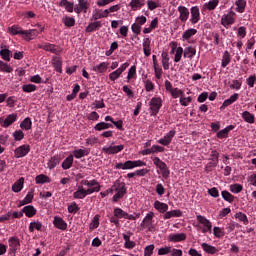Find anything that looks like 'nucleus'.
I'll list each match as a JSON object with an SVG mask.
<instances>
[{"instance_id":"39","label":"nucleus","mask_w":256,"mask_h":256,"mask_svg":"<svg viewBox=\"0 0 256 256\" xmlns=\"http://www.w3.org/2000/svg\"><path fill=\"white\" fill-rule=\"evenodd\" d=\"M23 31V28L19 25H13L8 28V33H10V35H23Z\"/></svg>"},{"instance_id":"44","label":"nucleus","mask_w":256,"mask_h":256,"mask_svg":"<svg viewBox=\"0 0 256 256\" xmlns=\"http://www.w3.org/2000/svg\"><path fill=\"white\" fill-rule=\"evenodd\" d=\"M33 126V122L31 121V119L29 117L25 118L21 124L20 127L21 129H24V131H29L31 130V127Z\"/></svg>"},{"instance_id":"2","label":"nucleus","mask_w":256,"mask_h":256,"mask_svg":"<svg viewBox=\"0 0 256 256\" xmlns=\"http://www.w3.org/2000/svg\"><path fill=\"white\" fill-rule=\"evenodd\" d=\"M145 165H147V163H145L142 160H135V161L128 160L125 163H117L115 167L116 169L127 170V169H135V167H145Z\"/></svg>"},{"instance_id":"56","label":"nucleus","mask_w":256,"mask_h":256,"mask_svg":"<svg viewBox=\"0 0 256 256\" xmlns=\"http://www.w3.org/2000/svg\"><path fill=\"white\" fill-rule=\"evenodd\" d=\"M183 55H184L183 47L176 48L174 62L179 63V61H181V57H183Z\"/></svg>"},{"instance_id":"32","label":"nucleus","mask_w":256,"mask_h":256,"mask_svg":"<svg viewBox=\"0 0 256 256\" xmlns=\"http://www.w3.org/2000/svg\"><path fill=\"white\" fill-rule=\"evenodd\" d=\"M25 183V178L21 177L18 181H16L12 186V191L14 193H19L23 189V185Z\"/></svg>"},{"instance_id":"17","label":"nucleus","mask_w":256,"mask_h":256,"mask_svg":"<svg viewBox=\"0 0 256 256\" xmlns=\"http://www.w3.org/2000/svg\"><path fill=\"white\" fill-rule=\"evenodd\" d=\"M53 225L56 227V229H60L61 231H65L67 229V222H65V220L59 216L54 217Z\"/></svg>"},{"instance_id":"1","label":"nucleus","mask_w":256,"mask_h":256,"mask_svg":"<svg viewBox=\"0 0 256 256\" xmlns=\"http://www.w3.org/2000/svg\"><path fill=\"white\" fill-rule=\"evenodd\" d=\"M153 217H155V213L153 212L147 213L140 224L141 229H146L148 232L153 233V231H155V224H153Z\"/></svg>"},{"instance_id":"4","label":"nucleus","mask_w":256,"mask_h":256,"mask_svg":"<svg viewBox=\"0 0 256 256\" xmlns=\"http://www.w3.org/2000/svg\"><path fill=\"white\" fill-rule=\"evenodd\" d=\"M114 189L116 191V194L113 196V201L114 203H117L119 199H123L125 193H127V189L125 188V183L120 181L115 182Z\"/></svg>"},{"instance_id":"37","label":"nucleus","mask_w":256,"mask_h":256,"mask_svg":"<svg viewBox=\"0 0 256 256\" xmlns=\"http://www.w3.org/2000/svg\"><path fill=\"white\" fill-rule=\"evenodd\" d=\"M196 219L198 221V223H200L201 225H203V227H208V229L210 227H213V224L211 223V221H209V219H206L205 216L202 215H197Z\"/></svg>"},{"instance_id":"53","label":"nucleus","mask_w":256,"mask_h":256,"mask_svg":"<svg viewBox=\"0 0 256 256\" xmlns=\"http://www.w3.org/2000/svg\"><path fill=\"white\" fill-rule=\"evenodd\" d=\"M82 185H85L86 187H101L99 182L96 179L93 180H82L81 181Z\"/></svg>"},{"instance_id":"9","label":"nucleus","mask_w":256,"mask_h":256,"mask_svg":"<svg viewBox=\"0 0 256 256\" xmlns=\"http://www.w3.org/2000/svg\"><path fill=\"white\" fill-rule=\"evenodd\" d=\"M30 151H31V146L24 144L15 149L14 157H16V159H21V157H27Z\"/></svg>"},{"instance_id":"55","label":"nucleus","mask_w":256,"mask_h":256,"mask_svg":"<svg viewBox=\"0 0 256 256\" xmlns=\"http://www.w3.org/2000/svg\"><path fill=\"white\" fill-rule=\"evenodd\" d=\"M114 216L118 219H125V217H127V212L121 208H116L114 209Z\"/></svg>"},{"instance_id":"11","label":"nucleus","mask_w":256,"mask_h":256,"mask_svg":"<svg viewBox=\"0 0 256 256\" xmlns=\"http://www.w3.org/2000/svg\"><path fill=\"white\" fill-rule=\"evenodd\" d=\"M17 121V113L9 114L6 119L3 117H0V125L1 127H4V129H7V127H10V125H13Z\"/></svg>"},{"instance_id":"16","label":"nucleus","mask_w":256,"mask_h":256,"mask_svg":"<svg viewBox=\"0 0 256 256\" xmlns=\"http://www.w3.org/2000/svg\"><path fill=\"white\" fill-rule=\"evenodd\" d=\"M38 35L39 31H37V29L24 30L22 32V37L25 41H32V39H35Z\"/></svg>"},{"instance_id":"33","label":"nucleus","mask_w":256,"mask_h":256,"mask_svg":"<svg viewBox=\"0 0 256 256\" xmlns=\"http://www.w3.org/2000/svg\"><path fill=\"white\" fill-rule=\"evenodd\" d=\"M95 131H105V129H113L112 123L99 122L94 126Z\"/></svg>"},{"instance_id":"21","label":"nucleus","mask_w":256,"mask_h":256,"mask_svg":"<svg viewBox=\"0 0 256 256\" xmlns=\"http://www.w3.org/2000/svg\"><path fill=\"white\" fill-rule=\"evenodd\" d=\"M195 55H197V48L193 47V46H188L184 49V54L183 57L185 59H193V57H195Z\"/></svg>"},{"instance_id":"8","label":"nucleus","mask_w":256,"mask_h":256,"mask_svg":"<svg viewBox=\"0 0 256 256\" xmlns=\"http://www.w3.org/2000/svg\"><path fill=\"white\" fill-rule=\"evenodd\" d=\"M123 149H125V146L123 144L117 146L110 145L102 147V151L106 155H117V153H121Z\"/></svg>"},{"instance_id":"48","label":"nucleus","mask_w":256,"mask_h":256,"mask_svg":"<svg viewBox=\"0 0 256 256\" xmlns=\"http://www.w3.org/2000/svg\"><path fill=\"white\" fill-rule=\"evenodd\" d=\"M109 64H107V62H102L99 65H96L93 67V71H95V73H105V71H107V67Z\"/></svg>"},{"instance_id":"23","label":"nucleus","mask_w":256,"mask_h":256,"mask_svg":"<svg viewBox=\"0 0 256 256\" xmlns=\"http://www.w3.org/2000/svg\"><path fill=\"white\" fill-rule=\"evenodd\" d=\"M154 208L159 211V213H167V211L169 210V205H167V203L156 200L154 202Z\"/></svg>"},{"instance_id":"49","label":"nucleus","mask_w":256,"mask_h":256,"mask_svg":"<svg viewBox=\"0 0 256 256\" xmlns=\"http://www.w3.org/2000/svg\"><path fill=\"white\" fill-rule=\"evenodd\" d=\"M74 199H85V188L83 186H79L77 191L73 193Z\"/></svg>"},{"instance_id":"31","label":"nucleus","mask_w":256,"mask_h":256,"mask_svg":"<svg viewBox=\"0 0 256 256\" xmlns=\"http://www.w3.org/2000/svg\"><path fill=\"white\" fill-rule=\"evenodd\" d=\"M0 57L3 61H11V57H13V52L7 48L0 50Z\"/></svg>"},{"instance_id":"45","label":"nucleus","mask_w":256,"mask_h":256,"mask_svg":"<svg viewBox=\"0 0 256 256\" xmlns=\"http://www.w3.org/2000/svg\"><path fill=\"white\" fill-rule=\"evenodd\" d=\"M0 72L1 73H13V67H11V65L5 63L4 61L0 60Z\"/></svg>"},{"instance_id":"40","label":"nucleus","mask_w":256,"mask_h":256,"mask_svg":"<svg viewBox=\"0 0 256 256\" xmlns=\"http://www.w3.org/2000/svg\"><path fill=\"white\" fill-rule=\"evenodd\" d=\"M129 5L131 9L135 11L136 9H141V7L145 6V0H131Z\"/></svg>"},{"instance_id":"43","label":"nucleus","mask_w":256,"mask_h":256,"mask_svg":"<svg viewBox=\"0 0 256 256\" xmlns=\"http://www.w3.org/2000/svg\"><path fill=\"white\" fill-rule=\"evenodd\" d=\"M59 7H65L68 13H73V2H69L68 0H61L59 2Z\"/></svg>"},{"instance_id":"25","label":"nucleus","mask_w":256,"mask_h":256,"mask_svg":"<svg viewBox=\"0 0 256 256\" xmlns=\"http://www.w3.org/2000/svg\"><path fill=\"white\" fill-rule=\"evenodd\" d=\"M241 117L245 121V123H249L250 125H253V123H255V115H253L249 111L242 112Z\"/></svg>"},{"instance_id":"38","label":"nucleus","mask_w":256,"mask_h":256,"mask_svg":"<svg viewBox=\"0 0 256 256\" xmlns=\"http://www.w3.org/2000/svg\"><path fill=\"white\" fill-rule=\"evenodd\" d=\"M172 217H183V212L181 210H172L164 214V219H171Z\"/></svg>"},{"instance_id":"51","label":"nucleus","mask_w":256,"mask_h":256,"mask_svg":"<svg viewBox=\"0 0 256 256\" xmlns=\"http://www.w3.org/2000/svg\"><path fill=\"white\" fill-rule=\"evenodd\" d=\"M162 57V66L164 71H168L169 69V54H167V52H163L161 54Z\"/></svg>"},{"instance_id":"19","label":"nucleus","mask_w":256,"mask_h":256,"mask_svg":"<svg viewBox=\"0 0 256 256\" xmlns=\"http://www.w3.org/2000/svg\"><path fill=\"white\" fill-rule=\"evenodd\" d=\"M233 129H235V125H228L226 128L220 130L217 133L218 139H227V137H229V132L233 131Z\"/></svg>"},{"instance_id":"13","label":"nucleus","mask_w":256,"mask_h":256,"mask_svg":"<svg viewBox=\"0 0 256 256\" xmlns=\"http://www.w3.org/2000/svg\"><path fill=\"white\" fill-rule=\"evenodd\" d=\"M89 7H91V3H89V1L87 0H78V5H76L74 7V11L75 13H77L79 15V13H87V9H89Z\"/></svg>"},{"instance_id":"58","label":"nucleus","mask_w":256,"mask_h":256,"mask_svg":"<svg viewBox=\"0 0 256 256\" xmlns=\"http://www.w3.org/2000/svg\"><path fill=\"white\" fill-rule=\"evenodd\" d=\"M219 5V0H210L207 5H206V9H208V11H213L216 9V7Z\"/></svg>"},{"instance_id":"5","label":"nucleus","mask_w":256,"mask_h":256,"mask_svg":"<svg viewBox=\"0 0 256 256\" xmlns=\"http://www.w3.org/2000/svg\"><path fill=\"white\" fill-rule=\"evenodd\" d=\"M152 161L154 165L160 169L162 177H164V179H168L171 172L169 171L167 164L163 162L159 157H154Z\"/></svg>"},{"instance_id":"30","label":"nucleus","mask_w":256,"mask_h":256,"mask_svg":"<svg viewBox=\"0 0 256 256\" xmlns=\"http://www.w3.org/2000/svg\"><path fill=\"white\" fill-rule=\"evenodd\" d=\"M8 243L12 253H15V251H17L21 245L16 237L9 238Z\"/></svg>"},{"instance_id":"46","label":"nucleus","mask_w":256,"mask_h":256,"mask_svg":"<svg viewBox=\"0 0 256 256\" xmlns=\"http://www.w3.org/2000/svg\"><path fill=\"white\" fill-rule=\"evenodd\" d=\"M41 231V229H43V224L40 221H34L31 222L29 225V231L30 233H33V231Z\"/></svg>"},{"instance_id":"62","label":"nucleus","mask_w":256,"mask_h":256,"mask_svg":"<svg viewBox=\"0 0 256 256\" xmlns=\"http://www.w3.org/2000/svg\"><path fill=\"white\" fill-rule=\"evenodd\" d=\"M171 246H165L158 249V255H169L171 253Z\"/></svg>"},{"instance_id":"27","label":"nucleus","mask_w":256,"mask_h":256,"mask_svg":"<svg viewBox=\"0 0 256 256\" xmlns=\"http://www.w3.org/2000/svg\"><path fill=\"white\" fill-rule=\"evenodd\" d=\"M201 247L205 253H209V255H215V253H219V250L215 246H211L208 243H202Z\"/></svg>"},{"instance_id":"64","label":"nucleus","mask_w":256,"mask_h":256,"mask_svg":"<svg viewBox=\"0 0 256 256\" xmlns=\"http://www.w3.org/2000/svg\"><path fill=\"white\" fill-rule=\"evenodd\" d=\"M77 211H79V206L77 203L72 202L70 205H68V212L75 214Z\"/></svg>"},{"instance_id":"10","label":"nucleus","mask_w":256,"mask_h":256,"mask_svg":"<svg viewBox=\"0 0 256 256\" xmlns=\"http://www.w3.org/2000/svg\"><path fill=\"white\" fill-rule=\"evenodd\" d=\"M177 135V132L175 130H170L163 138H160L157 143L160 145H163L164 147H167L171 145V142L173 141V137Z\"/></svg>"},{"instance_id":"6","label":"nucleus","mask_w":256,"mask_h":256,"mask_svg":"<svg viewBox=\"0 0 256 256\" xmlns=\"http://www.w3.org/2000/svg\"><path fill=\"white\" fill-rule=\"evenodd\" d=\"M220 23L225 29H229L231 25L235 24V12L230 11L227 14H224Z\"/></svg>"},{"instance_id":"3","label":"nucleus","mask_w":256,"mask_h":256,"mask_svg":"<svg viewBox=\"0 0 256 256\" xmlns=\"http://www.w3.org/2000/svg\"><path fill=\"white\" fill-rule=\"evenodd\" d=\"M150 115L152 117H157V114L159 113L161 107L163 106V101L159 97H153L150 102Z\"/></svg>"},{"instance_id":"36","label":"nucleus","mask_w":256,"mask_h":256,"mask_svg":"<svg viewBox=\"0 0 256 256\" xmlns=\"http://www.w3.org/2000/svg\"><path fill=\"white\" fill-rule=\"evenodd\" d=\"M194 35H197V29L190 28L183 32L182 39L184 41H187V40L191 39V37H193Z\"/></svg>"},{"instance_id":"60","label":"nucleus","mask_w":256,"mask_h":256,"mask_svg":"<svg viewBox=\"0 0 256 256\" xmlns=\"http://www.w3.org/2000/svg\"><path fill=\"white\" fill-rule=\"evenodd\" d=\"M213 231H214V236L217 238V239H221V237H223L225 235V232H223V229L220 228V227H217L215 226L213 228Z\"/></svg>"},{"instance_id":"22","label":"nucleus","mask_w":256,"mask_h":256,"mask_svg":"<svg viewBox=\"0 0 256 256\" xmlns=\"http://www.w3.org/2000/svg\"><path fill=\"white\" fill-rule=\"evenodd\" d=\"M59 163H61V156L55 155L49 159L47 167L50 170L55 169L59 165Z\"/></svg>"},{"instance_id":"15","label":"nucleus","mask_w":256,"mask_h":256,"mask_svg":"<svg viewBox=\"0 0 256 256\" xmlns=\"http://www.w3.org/2000/svg\"><path fill=\"white\" fill-rule=\"evenodd\" d=\"M39 49H43L44 51H50V53H54L55 55H59L61 53V50H59V46H56L55 44H42L38 46Z\"/></svg>"},{"instance_id":"24","label":"nucleus","mask_w":256,"mask_h":256,"mask_svg":"<svg viewBox=\"0 0 256 256\" xmlns=\"http://www.w3.org/2000/svg\"><path fill=\"white\" fill-rule=\"evenodd\" d=\"M89 153H90L89 148L76 149L73 151L72 157H75V159H81L83 157H86V155H89Z\"/></svg>"},{"instance_id":"50","label":"nucleus","mask_w":256,"mask_h":256,"mask_svg":"<svg viewBox=\"0 0 256 256\" xmlns=\"http://www.w3.org/2000/svg\"><path fill=\"white\" fill-rule=\"evenodd\" d=\"M222 198L224 201H227L228 203H233L235 201V196H233L229 191L224 190L221 192Z\"/></svg>"},{"instance_id":"47","label":"nucleus","mask_w":256,"mask_h":256,"mask_svg":"<svg viewBox=\"0 0 256 256\" xmlns=\"http://www.w3.org/2000/svg\"><path fill=\"white\" fill-rule=\"evenodd\" d=\"M236 11L238 13H244L245 12V7H247V1L245 0H237L236 3Z\"/></svg>"},{"instance_id":"63","label":"nucleus","mask_w":256,"mask_h":256,"mask_svg":"<svg viewBox=\"0 0 256 256\" xmlns=\"http://www.w3.org/2000/svg\"><path fill=\"white\" fill-rule=\"evenodd\" d=\"M99 214H96L94 217H93V220L90 224V229H97V227H99Z\"/></svg>"},{"instance_id":"29","label":"nucleus","mask_w":256,"mask_h":256,"mask_svg":"<svg viewBox=\"0 0 256 256\" xmlns=\"http://www.w3.org/2000/svg\"><path fill=\"white\" fill-rule=\"evenodd\" d=\"M237 99H239V94L238 93H234L233 95H231L229 97V99H226L222 106L220 107V109H225V107H229V105H233V103H235V101H237Z\"/></svg>"},{"instance_id":"7","label":"nucleus","mask_w":256,"mask_h":256,"mask_svg":"<svg viewBox=\"0 0 256 256\" xmlns=\"http://www.w3.org/2000/svg\"><path fill=\"white\" fill-rule=\"evenodd\" d=\"M209 161L205 167L206 171H211V168L217 167L219 165V152L213 150L210 154Z\"/></svg>"},{"instance_id":"41","label":"nucleus","mask_w":256,"mask_h":256,"mask_svg":"<svg viewBox=\"0 0 256 256\" xmlns=\"http://www.w3.org/2000/svg\"><path fill=\"white\" fill-rule=\"evenodd\" d=\"M73 167V155H69L63 162H62V169L67 171V169H71Z\"/></svg>"},{"instance_id":"59","label":"nucleus","mask_w":256,"mask_h":256,"mask_svg":"<svg viewBox=\"0 0 256 256\" xmlns=\"http://www.w3.org/2000/svg\"><path fill=\"white\" fill-rule=\"evenodd\" d=\"M63 23L66 27H74L75 26V18L73 17H65L63 19Z\"/></svg>"},{"instance_id":"18","label":"nucleus","mask_w":256,"mask_h":256,"mask_svg":"<svg viewBox=\"0 0 256 256\" xmlns=\"http://www.w3.org/2000/svg\"><path fill=\"white\" fill-rule=\"evenodd\" d=\"M185 239H187V234L185 233L170 234L168 236V241L172 243H180V241H185Z\"/></svg>"},{"instance_id":"61","label":"nucleus","mask_w":256,"mask_h":256,"mask_svg":"<svg viewBox=\"0 0 256 256\" xmlns=\"http://www.w3.org/2000/svg\"><path fill=\"white\" fill-rule=\"evenodd\" d=\"M153 251H155V245L150 244L144 248V256L153 255Z\"/></svg>"},{"instance_id":"57","label":"nucleus","mask_w":256,"mask_h":256,"mask_svg":"<svg viewBox=\"0 0 256 256\" xmlns=\"http://www.w3.org/2000/svg\"><path fill=\"white\" fill-rule=\"evenodd\" d=\"M230 191H231V193H235V194L241 193L243 191V185L237 184V183L232 184V185H230Z\"/></svg>"},{"instance_id":"20","label":"nucleus","mask_w":256,"mask_h":256,"mask_svg":"<svg viewBox=\"0 0 256 256\" xmlns=\"http://www.w3.org/2000/svg\"><path fill=\"white\" fill-rule=\"evenodd\" d=\"M22 213H25L26 217H35L37 215V209L33 205H27L22 208Z\"/></svg>"},{"instance_id":"14","label":"nucleus","mask_w":256,"mask_h":256,"mask_svg":"<svg viewBox=\"0 0 256 256\" xmlns=\"http://www.w3.org/2000/svg\"><path fill=\"white\" fill-rule=\"evenodd\" d=\"M177 11L179 13V19L181 23H187L190 15L189 9L185 6H178Z\"/></svg>"},{"instance_id":"54","label":"nucleus","mask_w":256,"mask_h":256,"mask_svg":"<svg viewBox=\"0 0 256 256\" xmlns=\"http://www.w3.org/2000/svg\"><path fill=\"white\" fill-rule=\"evenodd\" d=\"M22 90L24 93H33V91H37V86L35 84H25L22 86Z\"/></svg>"},{"instance_id":"34","label":"nucleus","mask_w":256,"mask_h":256,"mask_svg":"<svg viewBox=\"0 0 256 256\" xmlns=\"http://www.w3.org/2000/svg\"><path fill=\"white\" fill-rule=\"evenodd\" d=\"M35 182L37 185H43L45 183H51V178H49V176H47V175L40 174V175L36 176Z\"/></svg>"},{"instance_id":"42","label":"nucleus","mask_w":256,"mask_h":256,"mask_svg":"<svg viewBox=\"0 0 256 256\" xmlns=\"http://www.w3.org/2000/svg\"><path fill=\"white\" fill-rule=\"evenodd\" d=\"M231 63V54H229V51H224L223 56H222V62H221V67L225 68L227 65Z\"/></svg>"},{"instance_id":"35","label":"nucleus","mask_w":256,"mask_h":256,"mask_svg":"<svg viewBox=\"0 0 256 256\" xmlns=\"http://www.w3.org/2000/svg\"><path fill=\"white\" fill-rule=\"evenodd\" d=\"M106 17H109V11L107 10H104L102 12L96 10L92 14V19H94V21H97V19H106Z\"/></svg>"},{"instance_id":"12","label":"nucleus","mask_w":256,"mask_h":256,"mask_svg":"<svg viewBox=\"0 0 256 256\" xmlns=\"http://www.w3.org/2000/svg\"><path fill=\"white\" fill-rule=\"evenodd\" d=\"M198 21H201V12L199 11V7L193 6L190 8V23L197 25Z\"/></svg>"},{"instance_id":"52","label":"nucleus","mask_w":256,"mask_h":256,"mask_svg":"<svg viewBox=\"0 0 256 256\" xmlns=\"http://www.w3.org/2000/svg\"><path fill=\"white\" fill-rule=\"evenodd\" d=\"M235 219H238V221H241L242 223H244V225L249 224V219L247 218V215L243 212L236 213Z\"/></svg>"},{"instance_id":"28","label":"nucleus","mask_w":256,"mask_h":256,"mask_svg":"<svg viewBox=\"0 0 256 256\" xmlns=\"http://www.w3.org/2000/svg\"><path fill=\"white\" fill-rule=\"evenodd\" d=\"M52 65L57 73H63V61H61V58L54 57L52 59Z\"/></svg>"},{"instance_id":"26","label":"nucleus","mask_w":256,"mask_h":256,"mask_svg":"<svg viewBox=\"0 0 256 256\" xmlns=\"http://www.w3.org/2000/svg\"><path fill=\"white\" fill-rule=\"evenodd\" d=\"M103 27V24H101V21H95L91 22L85 29L86 33H93V31H97V29H101Z\"/></svg>"}]
</instances>
